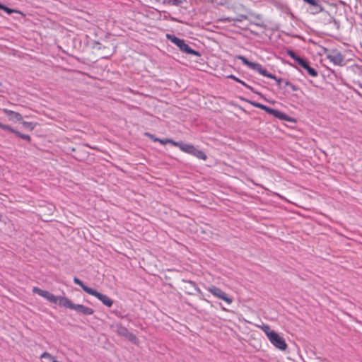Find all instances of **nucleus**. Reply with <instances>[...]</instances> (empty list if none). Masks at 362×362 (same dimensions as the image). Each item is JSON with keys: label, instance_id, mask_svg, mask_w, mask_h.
Listing matches in <instances>:
<instances>
[{"label": "nucleus", "instance_id": "f257e3e1", "mask_svg": "<svg viewBox=\"0 0 362 362\" xmlns=\"http://www.w3.org/2000/svg\"><path fill=\"white\" fill-rule=\"evenodd\" d=\"M261 329L266 334L269 341L277 349L284 351L287 348V344L284 339L278 333L272 330L269 325H263L260 327Z\"/></svg>", "mask_w": 362, "mask_h": 362}, {"label": "nucleus", "instance_id": "f03ea898", "mask_svg": "<svg viewBox=\"0 0 362 362\" xmlns=\"http://www.w3.org/2000/svg\"><path fill=\"white\" fill-rule=\"evenodd\" d=\"M60 306L69 308L70 310H75L79 314L84 315H90L93 314L94 310L81 304H75L72 303L69 299L62 298L60 302Z\"/></svg>", "mask_w": 362, "mask_h": 362}, {"label": "nucleus", "instance_id": "7ed1b4c3", "mask_svg": "<svg viewBox=\"0 0 362 362\" xmlns=\"http://www.w3.org/2000/svg\"><path fill=\"white\" fill-rule=\"evenodd\" d=\"M166 37L171 41V42L177 46L181 51L194 56H200L199 52L192 49L183 40L170 34H167Z\"/></svg>", "mask_w": 362, "mask_h": 362}, {"label": "nucleus", "instance_id": "20e7f679", "mask_svg": "<svg viewBox=\"0 0 362 362\" xmlns=\"http://www.w3.org/2000/svg\"><path fill=\"white\" fill-rule=\"evenodd\" d=\"M324 53L326 55L327 59H328L334 65L342 66L346 64L344 56L337 49H325Z\"/></svg>", "mask_w": 362, "mask_h": 362}, {"label": "nucleus", "instance_id": "39448f33", "mask_svg": "<svg viewBox=\"0 0 362 362\" xmlns=\"http://www.w3.org/2000/svg\"><path fill=\"white\" fill-rule=\"evenodd\" d=\"M237 58L238 59H240L245 65L247 66L248 67H250V69H252L255 71H257L260 74H262L264 76H267L268 78H275L274 75L268 73L267 69L263 68L260 64L250 62L247 59H246L245 57L241 56V55L237 56Z\"/></svg>", "mask_w": 362, "mask_h": 362}, {"label": "nucleus", "instance_id": "423d86ee", "mask_svg": "<svg viewBox=\"0 0 362 362\" xmlns=\"http://www.w3.org/2000/svg\"><path fill=\"white\" fill-rule=\"evenodd\" d=\"M33 293H37L39 296L47 299L50 303H55V304L57 303L59 305H60V302L62 298H66V297H63V296H56L53 295L52 293H49V291L42 290L37 287H34L33 288Z\"/></svg>", "mask_w": 362, "mask_h": 362}, {"label": "nucleus", "instance_id": "0eeeda50", "mask_svg": "<svg viewBox=\"0 0 362 362\" xmlns=\"http://www.w3.org/2000/svg\"><path fill=\"white\" fill-rule=\"evenodd\" d=\"M206 290L215 297L226 301L228 304L233 302L231 298L228 297L225 292L215 286L211 285L206 288Z\"/></svg>", "mask_w": 362, "mask_h": 362}, {"label": "nucleus", "instance_id": "6e6552de", "mask_svg": "<svg viewBox=\"0 0 362 362\" xmlns=\"http://www.w3.org/2000/svg\"><path fill=\"white\" fill-rule=\"evenodd\" d=\"M89 294L96 297L107 307H111L113 304V300L112 299H110L107 296L99 293L95 289L93 288Z\"/></svg>", "mask_w": 362, "mask_h": 362}, {"label": "nucleus", "instance_id": "1a4fd4ad", "mask_svg": "<svg viewBox=\"0 0 362 362\" xmlns=\"http://www.w3.org/2000/svg\"><path fill=\"white\" fill-rule=\"evenodd\" d=\"M266 112L270 115H274L275 117L282 119V120H285V121H292L293 120L291 118H290L288 116H287L284 112H280L276 110H274V109H272V108H270L269 107H267Z\"/></svg>", "mask_w": 362, "mask_h": 362}, {"label": "nucleus", "instance_id": "9d476101", "mask_svg": "<svg viewBox=\"0 0 362 362\" xmlns=\"http://www.w3.org/2000/svg\"><path fill=\"white\" fill-rule=\"evenodd\" d=\"M298 64L303 69H305L308 71V74L310 75L311 76L315 77L317 76V71L314 69L313 67L310 66L308 62H306L303 58Z\"/></svg>", "mask_w": 362, "mask_h": 362}, {"label": "nucleus", "instance_id": "9b49d317", "mask_svg": "<svg viewBox=\"0 0 362 362\" xmlns=\"http://www.w3.org/2000/svg\"><path fill=\"white\" fill-rule=\"evenodd\" d=\"M187 284V285L185 286V290L187 291V293L189 295L194 294L192 292V288H194V291H196L199 294H202V291L200 288L196 285V284L192 281H184Z\"/></svg>", "mask_w": 362, "mask_h": 362}, {"label": "nucleus", "instance_id": "f8f14e48", "mask_svg": "<svg viewBox=\"0 0 362 362\" xmlns=\"http://www.w3.org/2000/svg\"><path fill=\"white\" fill-rule=\"evenodd\" d=\"M3 112L9 117V119L13 121H22L23 117L18 112H16L14 111L8 110V109H3Z\"/></svg>", "mask_w": 362, "mask_h": 362}, {"label": "nucleus", "instance_id": "ddd939ff", "mask_svg": "<svg viewBox=\"0 0 362 362\" xmlns=\"http://www.w3.org/2000/svg\"><path fill=\"white\" fill-rule=\"evenodd\" d=\"M173 145L175 146H178L181 151L189 154H191V153L192 152V151L194 147L192 145L182 144L180 142H173Z\"/></svg>", "mask_w": 362, "mask_h": 362}, {"label": "nucleus", "instance_id": "4468645a", "mask_svg": "<svg viewBox=\"0 0 362 362\" xmlns=\"http://www.w3.org/2000/svg\"><path fill=\"white\" fill-rule=\"evenodd\" d=\"M173 145L175 146H178L181 151L189 154H191V153L192 152V151L194 147L192 145L182 144L180 142H173Z\"/></svg>", "mask_w": 362, "mask_h": 362}, {"label": "nucleus", "instance_id": "2eb2a0df", "mask_svg": "<svg viewBox=\"0 0 362 362\" xmlns=\"http://www.w3.org/2000/svg\"><path fill=\"white\" fill-rule=\"evenodd\" d=\"M129 330L122 325H116V332L122 337H126L129 333Z\"/></svg>", "mask_w": 362, "mask_h": 362}, {"label": "nucleus", "instance_id": "dca6fc26", "mask_svg": "<svg viewBox=\"0 0 362 362\" xmlns=\"http://www.w3.org/2000/svg\"><path fill=\"white\" fill-rule=\"evenodd\" d=\"M74 282L75 284H76L77 285L80 286L82 288V289H83L85 292H86L87 293H88V294L90 293V291H92V289H93L92 288H90V287H88V286H86V285L83 284V282L82 281H81L79 279H78L77 277H74Z\"/></svg>", "mask_w": 362, "mask_h": 362}, {"label": "nucleus", "instance_id": "f3484780", "mask_svg": "<svg viewBox=\"0 0 362 362\" xmlns=\"http://www.w3.org/2000/svg\"><path fill=\"white\" fill-rule=\"evenodd\" d=\"M191 155L196 156L197 158L205 160L206 159V154L201 150H199L194 147L192 151Z\"/></svg>", "mask_w": 362, "mask_h": 362}, {"label": "nucleus", "instance_id": "a211bd4d", "mask_svg": "<svg viewBox=\"0 0 362 362\" xmlns=\"http://www.w3.org/2000/svg\"><path fill=\"white\" fill-rule=\"evenodd\" d=\"M40 358L42 359V362H52L54 361V358L52 356H51L49 353L45 352L43 353Z\"/></svg>", "mask_w": 362, "mask_h": 362}, {"label": "nucleus", "instance_id": "6ab92c4d", "mask_svg": "<svg viewBox=\"0 0 362 362\" xmlns=\"http://www.w3.org/2000/svg\"><path fill=\"white\" fill-rule=\"evenodd\" d=\"M228 78H232L233 79L234 81L243 84L244 86H245L247 88L250 89V90H252V92H255L253 88L247 85V83H245L244 81H243L242 80L239 79L238 78H237L236 76H233V75H230L228 76Z\"/></svg>", "mask_w": 362, "mask_h": 362}, {"label": "nucleus", "instance_id": "aec40b11", "mask_svg": "<svg viewBox=\"0 0 362 362\" xmlns=\"http://www.w3.org/2000/svg\"><path fill=\"white\" fill-rule=\"evenodd\" d=\"M125 338L134 344H137L139 343L137 337L130 332H129L127 336Z\"/></svg>", "mask_w": 362, "mask_h": 362}, {"label": "nucleus", "instance_id": "412c9836", "mask_svg": "<svg viewBox=\"0 0 362 362\" xmlns=\"http://www.w3.org/2000/svg\"><path fill=\"white\" fill-rule=\"evenodd\" d=\"M287 54L293 59L297 63H298L302 59L292 50H287Z\"/></svg>", "mask_w": 362, "mask_h": 362}, {"label": "nucleus", "instance_id": "4be33fe9", "mask_svg": "<svg viewBox=\"0 0 362 362\" xmlns=\"http://www.w3.org/2000/svg\"><path fill=\"white\" fill-rule=\"evenodd\" d=\"M1 8H0L1 10H4L6 11L8 14H11L13 13H20L18 11L10 8L8 7L5 6L4 5L1 4Z\"/></svg>", "mask_w": 362, "mask_h": 362}, {"label": "nucleus", "instance_id": "5701e85b", "mask_svg": "<svg viewBox=\"0 0 362 362\" xmlns=\"http://www.w3.org/2000/svg\"><path fill=\"white\" fill-rule=\"evenodd\" d=\"M22 124L23 125L24 127H25L26 129L32 131L35 129V124H33L32 122H25V121H23L22 122Z\"/></svg>", "mask_w": 362, "mask_h": 362}, {"label": "nucleus", "instance_id": "b1692460", "mask_svg": "<svg viewBox=\"0 0 362 362\" xmlns=\"http://www.w3.org/2000/svg\"><path fill=\"white\" fill-rule=\"evenodd\" d=\"M15 134L17 136L21 138L22 139H24V140L28 141H30V136L29 135H28V134H23L21 133L20 132L16 131V130Z\"/></svg>", "mask_w": 362, "mask_h": 362}, {"label": "nucleus", "instance_id": "393cba45", "mask_svg": "<svg viewBox=\"0 0 362 362\" xmlns=\"http://www.w3.org/2000/svg\"><path fill=\"white\" fill-rule=\"evenodd\" d=\"M303 1L310 5L316 7V8H317L319 11L322 10L320 6L317 3V1L315 0H303Z\"/></svg>", "mask_w": 362, "mask_h": 362}, {"label": "nucleus", "instance_id": "a878e982", "mask_svg": "<svg viewBox=\"0 0 362 362\" xmlns=\"http://www.w3.org/2000/svg\"><path fill=\"white\" fill-rule=\"evenodd\" d=\"M0 128L3 129L4 130L9 131L10 132H12L13 134H15V132H16V130L13 129V128H11L10 126L4 124L1 122H0Z\"/></svg>", "mask_w": 362, "mask_h": 362}, {"label": "nucleus", "instance_id": "bb28decb", "mask_svg": "<svg viewBox=\"0 0 362 362\" xmlns=\"http://www.w3.org/2000/svg\"><path fill=\"white\" fill-rule=\"evenodd\" d=\"M154 141H158L160 142V144H172L173 145V142H175L174 141L171 140V139H154Z\"/></svg>", "mask_w": 362, "mask_h": 362}, {"label": "nucleus", "instance_id": "cd10ccee", "mask_svg": "<svg viewBox=\"0 0 362 362\" xmlns=\"http://www.w3.org/2000/svg\"><path fill=\"white\" fill-rule=\"evenodd\" d=\"M285 85L289 86L293 91H296L297 90L296 86L290 83L289 81H286Z\"/></svg>", "mask_w": 362, "mask_h": 362}, {"label": "nucleus", "instance_id": "c85d7f7f", "mask_svg": "<svg viewBox=\"0 0 362 362\" xmlns=\"http://www.w3.org/2000/svg\"><path fill=\"white\" fill-rule=\"evenodd\" d=\"M250 104L252 105L254 107H257V108H260L261 107V103H257V102H250Z\"/></svg>", "mask_w": 362, "mask_h": 362}, {"label": "nucleus", "instance_id": "c756f323", "mask_svg": "<svg viewBox=\"0 0 362 362\" xmlns=\"http://www.w3.org/2000/svg\"><path fill=\"white\" fill-rule=\"evenodd\" d=\"M331 21L332 22H333V23L337 27L339 28V23L334 18H331Z\"/></svg>", "mask_w": 362, "mask_h": 362}, {"label": "nucleus", "instance_id": "7c9ffc66", "mask_svg": "<svg viewBox=\"0 0 362 362\" xmlns=\"http://www.w3.org/2000/svg\"><path fill=\"white\" fill-rule=\"evenodd\" d=\"M181 3V1L180 0H174L172 3L173 5L178 6Z\"/></svg>", "mask_w": 362, "mask_h": 362}, {"label": "nucleus", "instance_id": "2f4dec72", "mask_svg": "<svg viewBox=\"0 0 362 362\" xmlns=\"http://www.w3.org/2000/svg\"><path fill=\"white\" fill-rule=\"evenodd\" d=\"M146 135L148 136L149 138H151L153 141L155 139H156L153 134H151L149 133H146Z\"/></svg>", "mask_w": 362, "mask_h": 362}, {"label": "nucleus", "instance_id": "473e14b6", "mask_svg": "<svg viewBox=\"0 0 362 362\" xmlns=\"http://www.w3.org/2000/svg\"><path fill=\"white\" fill-rule=\"evenodd\" d=\"M274 77H276V76H274ZM274 79L276 80V83H277V85H278V86H280V85H281V78H279V79H278V78H275Z\"/></svg>", "mask_w": 362, "mask_h": 362}, {"label": "nucleus", "instance_id": "72a5a7b5", "mask_svg": "<svg viewBox=\"0 0 362 362\" xmlns=\"http://www.w3.org/2000/svg\"><path fill=\"white\" fill-rule=\"evenodd\" d=\"M267 107H268L267 106L262 104L259 109L263 110H264L266 112Z\"/></svg>", "mask_w": 362, "mask_h": 362}]
</instances>
